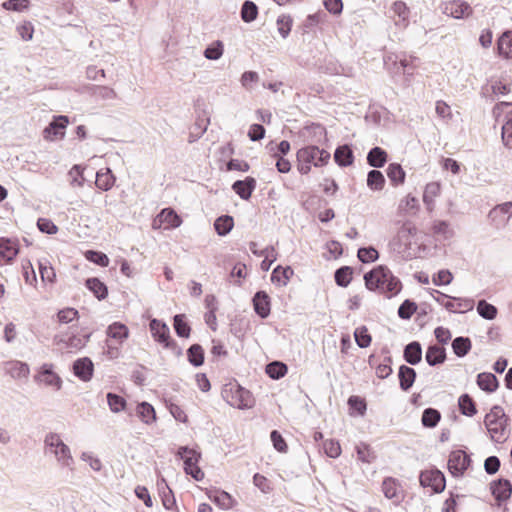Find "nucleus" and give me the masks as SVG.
I'll return each mask as SVG.
<instances>
[{
    "label": "nucleus",
    "mask_w": 512,
    "mask_h": 512,
    "mask_svg": "<svg viewBox=\"0 0 512 512\" xmlns=\"http://www.w3.org/2000/svg\"><path fill=\"white\" fill-rule=\"evenodd\" d=\"M187 358L194 367L202 366L204 363V349L200 344H192L187 349Z\"/></svg>",
    "instance_id": "nucleus-42"
},
{
    "label": "nucleus",
    "mask_w": 512,
    "mask_h": 512,
    "mask_svg": "<svg viewBox=\"0 0 512 512\" xmlns=\"http://www.w3.org/2000/svg\"><path fill=\"white\" fill-rule=\"evenodd\" d=\"M390 11L393 13L394 23L397 27L405 29L409 25L410 9L403 1H395Z\"/></svg>",
    "instance_id": "nucleus-15"
},
{
    "label": "nucleus",
    "mask_w": 512,
    "mask_h": 512,
    "mask_svg": "<svg viewBox=\"0 0 512 512\" xmlns=\"http://www.w3.org/2000/svg\"><path fill=\"white\" fill-rule=\"evenodd\" d=\"M490 489L499 506L507 501L512 494V484L508 479L504 478L492 481Z\"/></svg>",
    "instance_id": "nucleus-12"
},
{
    "label": "nucleus",
    "mask_w": 512,
    "mask_h": 512,
    "mask_svg": "<svg viewBox=\"0 0 512 512\" xmlns=\"http://www.w3.org/2000/svg\"><path fill=\"white\" fill-rule=\"evenodd\" d=\"M252 303L255 313L261 319H266L270 315L271 299L265 291H257L252 298Z\"/></svg>",
    "instance_id": "nucleus-13"
},
{
    "label": "nucleus",
    "mask_w": 512,
    "mask_h": 512,
    "mask_svg": "<svg viewBox=\"0 0 512 512\" xmlns=\"http://www.w3.org/2000/svg\"><path fill=\"white\" fill-rule=\"evenodd\" d=\"M92 95L102 100H111L117 97L116 92L107 86H94Z\"/></svg>",
    "instance_id": "nucleus-61"
},
{
    "label": "nucleus",
    "mask_w": 512,
    "mask_h": 512,
    "mask_svg": "<svg viewBox=\"0 0 512 512\" xmlns=\"http://www.w3.org/2000/svg\"><path fill=\"white\" fill-rule=\"evenodd\" d=\"M223 51V43L217 40L205 49L204 56L209 60H218L223 55Z\"/></svg>",
    "instance_id": "nucleus-57"
},
{
    "label": "nucleus",
    "mask_w": 512,
    "mask_h": 512,
    "mask_svg": "<svg viewBox=\"0 0 512 512\" xmlns=\"http://www.w3.org/2000/svg\"><path fill=\"white\" fill-rule=\"evenodd\" d=\"M85 257L88 261L101 267H107L109 265L108 256L101 251L87 250L85 252Z\"/></svg>",
    "instance_id": "nucleus-55"
},
{
    "label": "nucleus",
    "mask_w": 512,
    "mask_h": 512,
    "mask_svg": "<svg viewBox=\"0 0 512 512\" xmlns=\"http://www.w3.org/2000/svg\"><path fill=\"white\" fill-rule=\"evenodd\" d=\"M334 160L341 167H347L353 164L354 155L349 145L345 144L336 148Z\"/></svg>",
    "instance_id": "nucleus-30"
},
{
    "label": "nucleus",
    "mask_w": 512,
    "mask_h": 512,
    "mask_svg": "<svg viewBox=\"0 0 512 512\" xmlns=\"http://www.w3.org/2000/svg\"><path fill=\"white\" fill-rule=\"evenodd\" d=\"M91 334L87 333L85 335H57L55 336V342L59 344H63L67 349H76L80 350L86 346L87 342L90 339Z\"/></svg>",
    "instance_id": "nucleus-16"
},
{
    "label": "nucleus",
    "mask_w": 512,
    "mask_h": 512,
    "mask_svg": "<svg viewBox=\"0 0 512 512\" xmlns=\"http://www.w3.org/2000/svg\"><path fill=\"white\" fill-rule=\"evenodd\" d=\"M472 460L463 450L452 451L448 459V470L453 477H462L470 467Z\"/></svg>",
    "instance_id": "nucleus-8"
},
{
    "label": "nucleus",
    "mask_w": 512,
    "mask_h": 512,
    "mask_svg": "<svg viewBox=\"0 0 512 512\" xmlns=\"http://www.w3.org/2000/svg\"><path fill=\"white\" fill-rule=\"evenodd\" d=\"M173 327L178 337L188 338L191 333V327L186 321L184 314H177L173 318Z\"/></svg>",
    "instance_id": "nucleus-40"
},
{
    "label": "nucleus",
    "mask_w": 512,
    "mask_h": 512,
    "mask_svg": "<svg viewBox=\"0 0 512 512\" xmlns=\"http://www.w3.org/2000/svg\"><path fill=\"white\" fill-rule=\"evenodd\" d=\"M176 455L183 460L184 470L198 464L201 457L199 452L188 446L179 447Z\"/></svg>",
    "instance_id": "nucleus-31"
},
{
    "label": "nucleus",
    "mask_w": 512,
    "mask_h": 512,
    "mask_svg": "<svg viewBox=\"0 0 512 512\" xmlns=\"http://www.w3.org/2000/svg\"><path fill=\"white\" fill-rule=\"evenodd\" d=\"M210 124V118L206 112L199 114L195 120V123L190 128L189 132V143L196 142L206 132L208 125Z\"/></svg>",
    "instance_id": "nucleus-19"
},
{
    "label": "nucleus",
    "mask_w": 512,
    "mask_h": 512,
    "mask_svg": "<svg viewBox=\"0 0 512 512\" xmlns=\"http://www.w3.org/2000/svg\"><path fill=\"white\" fill-rule=\"evenodd\" d=\"M416 310V303L413 300L406 299L398 308V316L403 320H409Z\"/></svg>",
    "instance_id": "nucleus-56"
},
{
    "label": "nucleus",
    "mask_w": 512,
    "mask_h": 512,
    "mask_svg": "<svg viewBox=\"0 0 512 512\" xmlns=\"http://www.w3.org/2000/svg\"><path fill=\"white\" fill-rule=\"evenodd\" d=\"M29 5V0H6L1 4L3 9L15 12H22L28 9Z\"/></svg>",
    "instance_id": "nucleus-59"
},
{
    "label": "nucleus",
    "mask_w": 512,
    "mask_h": 512,
    "mask_svg": "<svg viewBox=\"0 0 512 512\" xmlns=\"http://www.w3.org/2000/svg\"><path fill=\"white\" fill-rule=\"evenodd\" d=\"M440 9L443 14L454 19H466L473 13V8L464 0H450L442 2Z\"/></svg>",
    "instance_id": "nucleus-7"
},
{
    "label": "nucleus",
    "mask_w": 512,
    "mask_h": 512,
    "mask_svg": "<svg viewBox=\"0 0 512 512\" xmlns=\"http://www.w3.org/2000/svg\"><path fill=\"white\" fill-rule=\"evenodd\" d=\"M149 328L155 341L162 344L165 348L171 349L177 355H181V348L171 338L169 327L165 322L152 319L149 323Z\"/></svg>",
    "instance_id": "nucleus-6"
},
{
    "label": "nucleus",
    "mask_w": 512,
    "mask_h": 512,
    "mask_svg": "<svg viewBox=\"0 0 512 512\" xmlns=\"http://www.w3.org/2000/svg\"><path fill=\"white\" fill-rule=\"evenodd\" d=\"M45 445L63 466L71 467L74 463L70 448L62 441L59 434L49 433L44 439Z\"/></svg>",
    "instance_id": "nucleus-5"
},
{
    "label": "nucleus",
    "mask_w": 512,
    "mask_h": 512,
    "mask_svg": "<svg viewBox=\"0 0 512 512\" xmlns=\"http://www.w3.org/2000/svg\"><path fill=\"white\" fill-rule=\"evenodd\" d=\"M34 380L51 386L55 390H60L63 383L61 377L53 371L52 364H43L38 374L34 376Z\"/></svg>",
    "instance_id": "nucleus-11"
},
{
    "label": "nucleus",
    "mask_w": 512,
    "mask_h": 512,
    "mask_svg": "<svg viewBox=\"0 0 512 512\" xmlns=\"http://www.w3.org/2000/svg\"><path fill=\"white\" fill-rule=\"evenodd\" d=\"M323 449L325 454L330 458H337L341 454V446L339 442L333 439L324 441Z\"/></svg>",
    "instance_id": "nucleus-63"
},
{
    "label": "nucleus",
    "mask_w": 512,
    "mask_h": 512,
    "mask_svg": "<svg viewBox=\"0 0 512 512\" xmlns=\"http://www.w3.org/2000/svg\"><path fill=\"white\" fill-rule=\"evenodd\" d=\"M85 287L97 298L99 301L104 300L108 296V287L97 277H90L85 280Z\"/></svg>",
    "instance_id": "nucleus-25"
},
{
    "label": "nucleus",
    "mask_w": 512,
    "mask_h": 512,
    "mask_svg": "<svg viewBox=\"0 0 512 512\" xmlns=\"http://www.w3.org/2000/svg\"><path fill=\"white\" fill-rule=\"evenodd\" d=\"M498 54L506 59L512 58V31L507 30L497 40Z\"/></svg>",
    "instance_id": "nucleus-29"
},
{
    "label": "nucleus",
    "mask_w": 512,
    "mask_h": 512,
    "mask_svg": "<svg viewBox=\"0 0 512 512\" xmlns=\"http://www.w3.org/2000/svg\"><path fill=\"white\" fill-rule=\"evenodd\" d=\"M277 29L282 38H287L291 32L293 20L290 15L282 14L278 16Z\"/></svg>",
    "instance_id": "nucleus-54"
},
{
    "label": "nucleus",
    "mask_w": 512,
    "mask_h": 512,
    "mask_svg": "<svg viewBox=\"0 0 512 512\" xmlns=\"http://www.w3.org/2000/svg\"><path fill=\"white\" fill-rule=\"evenodd\" d=\"M356 453L358 459L365 463H371L376 458L374 451L365 443L356 446Z\"/></svg>",
    "instance_id": "nucleus-58"
},
{
    "label": "nucleus",
    "mask_w": 512,
    "mask_h": 512,
    "mask_svg": "<svg viewBox=\"0 0 512 512\" xmlns=\"http://www.w3.org/2000/svg\"><path fill=\"white\" fill-rule=\"evenodd\" d=\"M507 423L508 416L499 405L493 406L484 418V424L490 433L491 439L497 443H503L507 439Z\"/></svg>",
    "instance_id": "nucleus-3"
},
{
    "label": "nucleus",
    "mask_w": 512,
    "mask_h": 512,
    "mask_svg": "<svg viewBox=\"0 0 512 512\" xmlns=\"http://www.w3.org/2000/svg\"><path fill=\"white\" fill-rule=\"evenodd\" d=\"M386 173L392 184L395 186L403 184L405 181L406 173L399 163L389 164Z\"/></svg>",
    "instance_id": "nucleus-39"
},
{
    "label": "nucleus",
    "mask_w": 512,
    "mask_h": 512,
    "mask_svg": "<svg viewBox=\"0 0 512 512\" xmlns=\"http://www.w3.org/2000/svg\"><path fill=\"white\" fill-rule=\"evenodd\" d=\"M233 400L230 402L231 405L236 406L240 409L249 408L252 406V397L248 390L238 386L233 395Z\"/></svg>",
    "instance_id": "nucleus-33"
},
{
    "label": "nucleus",
    "mask_w": 512,
    "mask_h": 512,
    "mask_svg": "<svg viewBox=\"0 0 512 512\" xmlns=\"http://www.w3.org/2000/svg\"><path fill=\"white\" fill-rule=\"evenodd\" d=\"M421 486L430 487L434 493H441L446 486L444 474L438 470L422 471L419 476Z\"/></svg>",
    "instance_id": "nucleus-9"
},
{
    "label": "nucleus",
    "mask_w": 512,
    "mask_h": 512,
    "mask_svg": "<svg viewBox=\"0 0 512 512\" xmlns=\"http://www.w3.org/2000/svg\"><path fill=\"white\" fill-rule=\"evenodd\" d=\"M136 412L138 417L145 423L151 424L156 420L154 407L148 402H141L137 405Z\"/></svg>",
    "instance_id": "nucleus-37"
},
{
    "label": "nucleus",
    "mask_w": 512,
    "mask_h": 512,
    "mask_svg": "<svg viewBox=\"0 0 512 512\" xmlns=\"http://www.w3.org/2000/svg\"><path fill=\"white\" fill-rule=\"evenodd\" d=\"M416 370L407 365H401L398 370L399 386L401 390L408 391L416 380Z\"/></svg>",
    "instance_id": "nucleus-23"
},
{
    "label": "nucleus",
    "mask_w": 512,
    "mask_h": 512,
    "mask_svg": "<svg viewBox=\"0 0 512 512\" xmlns=\"http://www.w3.org/2000/svg\"><path fill=\"white\" fill-rule=\"evenodd\" d=\"M128 334V328L120 322H114L107 328L108 337L116 339L120 343L128 337Z\"/></svg>",
    "instance_id": "nucleus-48"
},
{
    "label": "nucleus",
    "mask_w": 512,
    "mask_h": 512,
    "mask_svg": "<svg viewBox=\"0 0 512 512\" xmlns=\"http://www.w3.org/2000/svg\"><path fill=\"white\" fill-rule=\"evenodd\" d=\"M472 343L470 338L459 336L452 341V349L456 356L464 357L471 350Z\"/></svg>",
    "instance_id": "nucleus-41"
},
{
    "label": "nucleus",
    "mask_w": 512,
    "mask_h": 512,
    "mask_svg": "<svg viewBox=\"0 0 512 512\" xmlns=\"http://www.w3.org/2000/svg\"><path fill=\"white\" fill-rule=\"evenodd\" d=\"M403 358L410 365H417L422 360V346L418 341L408 343L403 350Z\"/></svg>",
    "instance_id": "nucleus-22"
},
{
    "label": "nucleus",
    "mask_w": 512,
    "mask_h": 512,
    "mask_svg": "<svg viewBox=\"0 0 512 512\" xmlns=\"http://www.w3.org/2000/svg\"><path fill=\"white\" fill-rule=\"evenodd\" d=\"M365 287L369 291L377 292L392 298L402 290V283L385 265H377L364 274Z\"/></svg>",
    "instance_id": "nucleus-1"
},
{
    "label": "nucleus",
    "mask_w": 512,
    "mask_h": 512,
    "mask_svg": "<svg viewBox=\"0 0 512 512\" xmlns=\"http://www.w3.org/2000/svg\"><path fill=\"white\" fill-rule=\"evenodd\" d=\"M293 275L294 270L290 266L278 265L271 273V281L280 286H286Z\"/></svg>",
    "instance_id": "nucleus-32"
},
{
    "label": "nucleus",
    "mask_w": 512,
    "mask_h": 512,
    "mask_svg": "<svg viewBox=\"0 0 512 512\" xmlns=\"http://www.w3.org/2000/svg\"><path fill=\"white\" fill-rule=\"evenodd\" d=\"M234 219L230 215H222L214 222V229L219 236H226L233 229Z\"/></svg>",
    "instance_id": "nucleus-38"
},
{
    "label": "nucleus",
    "mask_w": 512,
    "mask_h": 512,
    "mask_svg": "<svg viewBox=\"0 0 512 512\" xmlns=\"http://www.w3.org/2000/svg\"><path fill=\"white\" fill-rule=\"evenodd\" d=\"M208 498L221 509H230L233 507L234 499L223 490H210L207 493Z\"/></svg>",
    "instance_id": "nucleus-27"
},
{
    "label": "nucleus",
    "mask_w": 512,
    "mask_h": 512,
    "mask_svg": "<svg viewBox=\"0 0 512 512\" xmlns=\"http://www.w3.org/2000/svg\"><path fill=\"white\" fill-rule=\"evenodd\" d=\"M440 193V185L436 182L428 183L423 193V202L426 204L429 210L434 205V198Z\"/></svg>",
    "instance_id": "nucleus-49"
},
{
    "label": "nucleus",
    "mask_w": 512,
    "mask_h": 512,
    "mask_svg": "<svg viewBox=\"0 0 512 512\" xmlns=\"http://www.w3.org/2000/svg\"><path fill=\"white\" fill-rule=\"evenodd\" d=\"M488 218L495 229L512 233V202L496 205L489 211Z\"/></svg>",
    "instance_id": "nucleus-4"
},
{
    "label": "nucleus",
    "mask_w": 512,
    "mask_h": 512,
    "mask_svg": "<svg viewBox=\"0 0 512 512\" xmlns=\"http://www.w3.org/2000/svg\"><path fill=\"white\" fill-rule=\"evenodd\" d=\"M106 398L108 406L112 412L119 413L126 409L127 402L122 396L109 392L107 393Z\"/></svg>",
    "instance_id": "nucleus-50"
},
{
    "label": "nucleus",
    "mask_w": 512,
    "mask_h": 512,
    "mask_svg": "<svg viewBox=\"0 0 512 512\" xmlns=\"http://www.w3.org/2000/svg\"><path fill=\"white\" fill-rule=\"evenodd\" d=\"M18 253L19 249L17 244L8 238H0V265L3 263L10 264Z\"/></svg>",
    "instance_id": "nucleus-20"
},
{
    "label": "nucleus",
    "mask_w": 512,
    "mask_h": 512,
    "mask_svg": "<svg viewBox=\"0 0 512 512\" xmlns=\"http://www.w3.org/2000/svg\"><path fill=\"white\" fill-rule=\"evenodd\" d=\"M354 338H355L356 344L360 348L369 347L371 344V341H372V337L369 334L366 326L357 327L354 331Z\"/></svg>",
    "instance_id": "nucleus-52"
},
{
    "label": "nucleus",
    "mask_w": 512,
    "mask_h": 512,
    "mask_svg": "<svg viewBox=\"0 0 512 512\" xmlns=\"http://www.w3.org/2000/svg\"><path fill=\"white\" fill-rule=\"evenodd\" d=\"M476 383L481 390L487 393H493L499 387L497 377L491 372L479 373L477 375Z\"/></svg>",
    "instance_id": "nucleus-24"
},
{
    "label": "nucleus",
    "mask_w": 512,
    "mask_h": 512,
    "mask_svg": "<svg viewBox=\"0 0 512 512\" xmlns=\"http://www.w3.org/2000/svg\"><path fill=\"white\" fill-rule=\"evenodd\" d=\"M458 407L461 414L467 417H472L477 413L476 403L473 398L465 393L458 399Z\"/></svg>",
    "instance_id": "nucleus-34"
},
{
    "label": "nucleus",
    "mask_w": 512,
    "mask_h": 512,
    "mask_svg": "<svg viewBox=\"0 0 512 512\" xmlns=\"http://www.w3.org/2000/svg\"><path fill=\"white\" fill-rule=\"evenodd\" d=\"M73 373L83 382L92 379L94 373V364L89 357H82L74 361Z\"/></svg>",
    "instance_id": "nucleus-14"
},
{
    "label": "nucleus",
    "mask_w": 512,
    "mask_h": 512,
    "mask_svg": "<svg viewBox=\"0 0 512 512\" xmlns=\"http://www.w3.org/2000/svg\"><path fill=\"white\" fill-rule=\"evenodd\" d=\"M270 439L273 447L280 453H286L288 445L278 430H272L270 433Z\"/></svg>",
    "instance_id": "nucleus-62"
},
{
    "label": "nucleus",
    "mask_w": 512,
    "mask_h": 512,
    "mask_svg": "<svg viewBox=\"0 0 512 512\" xmlns=\"http://www.w3.org/2000/svg\"><path fill=\"white\" fill-rule=\"evenodd\" d=\"M157 488L159 492V496L162 500V504L167 510H172L176 505V500L173 494V491L168 486L164 477H160L157 480Z\"/></svg>",
    "instance_id": "nucleus-21"
},
{
    "label": "nucleus",
    "mask_w": 512,
    "mask_h": 512,
    "mask_svg": "<svg viewBox=\"0 0 512 512\" xmlns=\"http://www.w3.org/2000/svg\"><path fill=\"white\" fill-rule=\"evenodd\" d=\"M266 374L274 380L281 379L287 374V365L280 361H273L266 365Z\"/></svg>",
    "instance_id": "nucleus-43"
},
{
    "label": "nucleus",
    "mask_w": 512,
    "mask_h": 512,
    "mask_svg": "<svg viewBox=\"0 0 512 512\" xmlns=\"http://www.w3.org/2000/svg\"><path fill=\"white\" fill-rule=\"evenodd\" d=\"M357 257L362 263H372L378 260L379 252L373 247H361L358 249Z\"/></svg>",
    "instance_id": "nucleus-53"
},
{
    "label": "nucleus",
    "mask_w": 512,
    "mask_h": 512,
    "mask_svg": "<svg viewBox=\"0 0 512 512\" xmlns=\"http://www.w3.org/2000/svg\"><path fill=\"white\" fill-rule=\"evenodd\" d=\"M441 420L439 410L429 407L423 410L421 423L425 428H435Z\"/></svg>",
    "instance_id": "nucleus-36"
},
{
    "label": "nucleus",
    "mask_w": 512,
    "mask_h": 512,
    "mask_svg": "<svg viewBox=\"0 0 512 512\" xmlns=\"http://www.w3.org/2000/svg\"><path fill=\"white\" fill-rule=\"evenodd\" d=\"M297 170L300 174L306 175L311 171L312 165L321 167L327 164L330 154L318 146L309 145L297 151Z\"/></svg>",
    "instance_id": "nucleus-2"
},
{
    "label": "nucleus",
    "mask_w": 512,
    "mask_h": 512,
    "mask_svg": "<svg viewBox=\"0 0 512 512\" xmlns=\"http://www.w3.org/2000/svg\"><path fill=\"white\" fill-rule=\"evenodd\" d=\"M3 368L6 374L17 380L27 379L30 373L28 364L18 360L6 361Z\"/></svg>",
    "instance_id": "nucleus-17"
},
{
    "label": "nucleus",
    "mask_w": 512,
    "mask_h": 512,
    "mask_svg": "<svg viewBox=\"0 0 512 512\" xmlns=\"http://www.w3.org/2000/svg\"><path fill=\"white\" fill-rule=\"evenodd\" d=\"M425 360L429 366H437L445 362L446 350L445 348L433 344L428 346L425 354Z\"/></svg>",
    "instance_id": "nucleus-26"
},
{
    "label": "nucleus",
    "mask_w": 512,
    "mask_h": 512,
    "mask_svg": "<svg viewBox=\"0 0 512 512\" xmlns=\"http://www.w3.org/2000/svg\"><path fill=\"white\" fill-rule=\"evenodd\" d=\"M387 159V152L383 148L378 146L371 148L367 154V163L369 166L374 168L383 167L386 164Z\"/></svg>",
    "instance_id": "nucleus-28"
},
{
    "label": "nucleus",
    "mask_w": 512,
    "mask_h": 512,
    "mask_svg": "<svg viewBox=\"0 0 512 512\" xmlns=\"http://www.w3.org/2000/svg\"><path fill=\"white\" fill-rule=\"evenodd\" d=\"M477 312L482 318L486 320H493L496 318L498 311L494 305L482 299L478 301Z\"/></svg>",
    "instance_id": "nucleus-51"
},
{
    "label": "nucleus",
    "mask_w": 512,
    "mask_h": 512,
    "mask_svg": "<svg viewBox=\"0 0 512 512\" xmlns=\"http://www.w3.org/2000/svg\"><path fill=\"white\" fill-rule=\"evenodd\" d=\"M501 137L504 146L512 149V120H506L503 124Z\"/></svg>",
    "instance_id": "nucleus-64"
},
{
    "label": "nucleus",
    "mask_w": 512,
    "mask_h": 512,
    "mask_svg": "<svg viewBox=\"0 0 512 512\" xmlns=\"http://www.w3.org/2000/svg\"><path fill=\"white\" fill-rule=\"evenodd\" d=\"M353 275V269L350 266H342L338 268L334 273V279L338 286L347 287Z\"/></svg>",
    "instance_id": "nucleus-47"
},
{
    "label": "nucleus",
    "mask_w": 512,
    "mask_h": 512,
    "mask_svg": "<svg viewBox=\"0 0 512 512\" xmlns=\"http://www.w3.org/2000/svg\"><path fill=\"white\" fill-rule=\"evenodd\" d=\"M69 124V118L65 115L54 116L52 121L43 130V137L46 140L53 141L57 138L63 139L65 129Z\"/></svg>",
    "instance_id": "nucleus-10"
},
{
    "label": "nucleus",
    "mask_w": 512,
    "mask_h": 512,
    "mask_svg": "<svg viewBox=\"0 0 512 512\" xmlns=\"http://www.w3.org/2000/svg\"><path fill=\"white\" fill-rule=\"evenodd\" d=\"M385 177L377 169L370 170L367 175V186L374 191H380L384 188Z\"/></svg>",
    "instance_id": "nucleus-44"
},
{
    "label": "nucleus",
    "mask_w": 512,
    "mask_h": 512,
    "mask_svg": "<svg viewBox=\"0 0 512 512\" xmlns=\"http://www.w3.org/2000/svg\"><path fill=\"white\" fill-rule=\"evenodd\" d=\"M114 183L115 176L109 168H106L105 172L100 170L96 173L95 184L99 189L103 191H108L113 187Z\"/></svg>",
    "instance_id": "nucleus-35"
},
{
    "label": "nucleus",
    "mask_w": 512,
    "mask_h": 512,
    "mask_svg": "<svg viewBox=\"0 0 512 512\" xmlns=\"http://www.w3.org/2000/svg\"><path fill=\"white\" fill-rule=\"evenodd\" d=\"M39 273L43 282L54 283L56 279V273L54 268L51 266L47 259L40 260L38 262Z\"/></svg>",
    "instance_id": "nucleus-46"
},
{
    "label": "nucleus",
    "mask_w": 512,
    "mask_h": 512,
    "mask_svg": "<svg viewBox=\"0 0 512 512\" xmlns=\"http://www.w3.org/2000/svg\"><path fill=\"white\" fill-rule=\"evenodd\" d=\"M255 188L256 180L251 176L244 180H236L232 184V190L243 200H249Z\"/></svg>",
    "instance_id": "nucleus-18"
},
{
    "label": "nucleus",
    "mask_w": 512,
    "mask_h": 512,
    "mask_svg": "<svg viewBox=\"0 0 512 512\" xmlns=\"http://www.w3.org/2000/svg\"><path fill=\"white\" fill-rule=\"evenodd\" d=\"M240 14H241V19L244 22L250 23L257 18L258 7L253 1L245 0L242 4Z\"/></svg>",
    "instance_id": "nucleus-45"
},
{
    "label": "nucleus",
    "mask_w": 512,
    "mask_h": 512,
    "mask_svg": "<svg viewBox=\"0 0 512 512\" xmlns=\"http://www.w3.org/2000/svg\"><path fill=\"white\" fill-rule=\"evenodd\" d=\"M160 217H162V222L166 223L170 227H178L181 224L180 217L169 208L163 209L160 213Z\"/></svg>",
    "instance_id": "nucleus-60"
}]
</instances>
